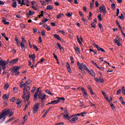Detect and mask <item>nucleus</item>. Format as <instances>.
I'll return each instance as SVG.
<instances>
[{
    "label": "nucleus",
    "mask_w": 125,
    "mask_h": 125,
    "mask_svg": "<svg viewBox=\"0 0 125 125\" xmlns=\"http://www.w3.org/2000/svg\"><path fill=\"white\" fill-rule=\"evenodd\" d=\"M32 82L31 80H28L24 84V89H23V94L22 95L23 99H24L25 102H27L30 98V92L29 91L30 88L29 86H27L30 84Z\"/></svg>",
    "instance_id": "nucleus-1"
},
{
    "label": "nucleus",
    "mask_w": 125,
    "mask_h": 125,
    "mask_svg": "<svg viewBox=\"0 0 125 125\" xmlns=\"http://www.w3.org/2000/svg\"><path fill=\"white\" fill-rule=\"evenodd\" d=\"M13 115V112L10 109L5 108L2 111H1L0 113V120L3 119L4 121L5 120V118H6V116L10 117Z\"/></svg>",
    "instance_id": "nucleus-2"
},
{
    "label": "nucleus",
    "mask_w": 125,
    "mask_h": 125,
    "mask_svg": "<svg viewBox=\"0 0 125 125\" xmlns=\"http://www.w3.org/2000/svg\"><path fill=\"white\" fill-rule=\"evenodd\" d=\"M20 67L19 66H14L13 68L10 69V71L14 75H19L20 74Z\"/></svg>",
    "instance_id": "nucleus-3"
},
{
    "label": "nucleus",
    "mask_w": 125,
    "mask_h": 125,
    "mask_svg": "<svg viewBox=\"0 0 125 125\" xmlns=\"http://www.w3.org/2000/svg\"><path fill=\"white\" fill-rule=\"evenodd\" d=\"M79 88H80L81 90H82L83 94V97L85 99H88V95L87 93L86 92V90L83 87H79Z\"/></svg>",
    "instance_id": "nucleus-4"
},
{
    "label": "nucleus",
    "mask_w": 125,
    "mask_h": 125,
    "mask_svg": "<svg viewBox=\"0 0 125 125\" xmlns=\"http://www.w3.org/2000/svg\"><path fill=\"white\" fill-rule=\"evenodd\" d=\"M46 95H43L41 92H40L39 94H38V98L39 99L41 100V101L46 100Z\"/></svg>",
    "instance_id": "nucleus-5"
},
{
    "label": "nucleus",
    "mask_w": 125,
    "mask_h": 125,
    "mask_svg": "<svg viewBox=\"0 0 125 125\" xmlns=\"http://www.w3.org/2000/svg\"><path fill=\"white\" fill-rule=\"evenodd\" d=\"M0 65L2 67L3 70L6 69V62L0 60Z\"/></svg>",
    "instance_id": "nucleus-6"
},
{
    "label": "nucleus",
    "mask_w": 125,
    "mask_h": 125,
    "mask_svg": "<svg viewBox=\"0 0 125 125\" xmlns=\"http://www.w3.org/2000/svg\"><path fill=\"white\" fill-rule=\"evenodd\" d=\"M100 12L101 13H103V15H104L106 13V8L104 5L103 6L100 7L99 8Z\"/></svg>",
    "instance_id": "nucleus-7"
},
{
    "label": "nucleus",
    "mask_w": 125,
    "mask_h": 125,
    "mask_svg": "<svg viewBox=\"0 0 125 125\" xmlns=\"http://www.w3.org/2000/svg\"><path fill=\"white\" fill-rule=\"evenodd\" d=\"M93 45L95 47L97 48V50H98L99 52L101 51V52H104V53L105 52V50H104L103 48L100 47L99 46H98V45H97V44H95V43H94V44H93Z\"/></svg>",
    "instance_id": "nucleus-8"
},
{
    "label": "nucleus",
    "mask_w": 125,
    "mask_h": 125,
    "mask_svg": "<svg viewBox=\"0 0 125 125\" xmlns=\"http://www.w3.org/2000/svg\"><path fill=\"white\" fill-rule=\"evenodd\" d=\"M79 119L78 117H74L71 118V119L69 120V122L71 124H75L76 121Z\"/></svg>",
    "instance_id": "nucleus-9"
},
{
    "label": "nucleus",
    "mask_w": 125,
    "mask_h": 125,
    "mask_svg": "<svg viewBox=\"0 0 125 125\" xmlns=\"http://www.w3.org/2000/svg\"><path fill=\"white\" fill-rule=\"evenodd\" d=\"M56 99L58 100V102L60 103L61 101L62 102V103H64L65 101V98L64 97H57Z\"/></svg>",
    "instance_id": "nucleus-10"
},
{
    "label": "nucleus",
    "mask_w": 125,
    "mask_h": 125,
    "mask_svg": "<svg viewBox=\"0 0 125 125\" xmlns=\"http://www.w3.org/2000/svg\"><path fill=\"white\" fill-rule=\"evenodd\" d=\"M68 112H67V113H65L63 115V119H66L67 120H70V119H71V117H70L69 116V115H68Z\"/></svg>",
    "instance_id": "nucleus-11"
},
{
    "label": "nucleus",
    "mask_w": 125,
    "mask_h": 125,
    "mask_svg": "<svg viewBox=\"0 0 125 125\" xmlns=\"http://www.w3.org/2000/svg\"><path fill=\"white\" fill-rule=\"evenodd\" d=\"M19 59L18 58L15 59L13 60L12 61L10 62V63L12 64V65L16 64L18 62Z\"/></svg>",
    "instance_id": "nucleus-12"
},
{
    "label": "nucleus",
    "mask_w": 125,
    "mask_h": 125,
    "mask_svg": "<svg viewBox=\"0 0 125 125\" xmlns=\"http://www.w3.org/2000/svg\"><path fill=\"white\" fill-rule=\"evenodd\" d=\"M87 72L89 74L91 75L92 76H94L95 75V73L92 69H91V70L88 69Z\"/></svg>",
    "instance_id": "nucleus-13"
},
{
    "label": "nucleus",
    "mask_w": 125,
    "mask_h": 125,
    "mask_svg": "<svg viewBox=\"0 0 125 125\" xmlns=\"http://www.w3.org/2000/svg\"><path fill=\"white\" fill-rule=\"evenodd\" d=\"M54 38L56 39V40L58 41H61V38L60 37V36L57 34H55L54 35Z\"/></svg>",
    "instance_id": "nucleus-14"
},
{
    "label": "nucleus",
    "mask_w": 125,
    "mask_h": 125,
    "mask_svg": "<svg viewBox=\"0 0 125 125\" xmlns=\"http://www.w3.org/2000/svg\"><path fill=\"white\" fill-rule=\"evenodd\" d=\"M25 43H23L22 42H21V47L22 50H25L26 48V46H25Z\"/></svg>",
    "instance_id": "nucleus-15"
},
{
    "label": "nucleus",
    "mask_w": 125,
    "mask_h": 125,
    "mask_svg": "<svg viewBox=\"0 0 125 125\" xmlns=\"http://www.w3.org/2000/svg\"><path fill=\"white\" fill-rule=\"evenodd\" d=\"M12 2H13V3L12 4V7L14 8H16V7L17 6V2H16L15 0H13Z\"/></svg>",
    "instance_id": "nucleus-16"
},
{
    "label": "nucleus",
    "mask_w": 125,
    "mask_h": 125,
    "mask_svg": "<svg viewBox=\"0 0 125 125\" xmlns=\"http://www.w3.org/2000/svg\"><path fill=\"white\" fill-rule=\"evenodd\" d=\"M34 12L32 11L31 10H29V12L26 14V16L28 18H29L30 16H33L34 14Z\"/></svg>",
    "instance_id": "nucleus-17"
},
{
    "label": "nucleus",
    "mask_w": 125,
    "mask_h": 125,
    "mask_svg": "<svg viewBox=\"0 0 125 125\" xmlns=\"http://www.w3.org/2000/svg\"><path fill=\"white\" fill-rule=\"evenodd\" d=\"M22 101L20 99H18L16 101V104H18V107H21V105H20V104L21 103Z\"/></svg>",
    "instance_id": "nucleus-18"
},
{
    "label": "nucleus",
    "mask_w": 125,
    "mask_h": 125,
    "mask_svg": "<svg viewBox=\"0 0 125 125\" xmlns=\"http://www.w3.org/2000/svg\"><path fill=\"white\" fill-rule=\"evenodd\" d=\"M63 16H64V14L63 13H60L59 14L56 16V18L57 19H61Z\"/></svg>",
    "instance_id": "nucleus-19"
},
{
    "label": "nucleus",
    "mask_w": 125,
    "mask_h": 125,
    "mask_svg": "<svg viewBox=\"0 0 125 125\" xmlns=\"http://www.w3.org/2000/svg\"><path fill=\"white\" fill-rule=\"evenodd\" d=\"M29 57L30 58H32V61H33V62H35L36 56H35V55L34 54H33L32 55H29Z\"/></svg>",
    "instance_id": "nucleus-20"
},
{
    "label": "nucleus",
    "mask_w": 125,
    "mask_h": 125,
    "mask_svg": "<svg viewBox=\"0 0 125 125\" xmlns=\"http://www.w3.org/2000/svg\"><path fill=\"white\" fill-rule=\"evenodd\" d=\"M53 9H54V7L51 5H49L47 6V7L46 8V9H47V10H53Z\"/></svg>",
    "instance_id": "nucleus-21"
},
{
    "label": "nucleus",
    "mask_w": 125,
    "mask_h": 125,
    "mask_svg": "<svg viewBox=\"0 0 125 125\" xmlns=\"http://www.w3.org/2000/svg\"><path fill=\"white\" fill-rule=\"evenodd\" d=\"M57 44L60 50L63 52L64 51V49L62 47H61V44H60V43H57Z\"/></svg>",
    "instance_id": "nucleus-22"
},
{
    "label": "nucleus",
    "mask_w": 125,
    "mask_h": 125,
    "mask_svg": "<svg viewBox=\"0 0 125 125\" xmlns=\"http://www.w3.org/2000/svg\"><path fill=\"white\" fill-rule=\"evenodd\" d=\"M77 65L79 66V68L80 70H83V67L82 66V65L80 63V62H77Z\"/></svg>",
    "instance_id": "nucleus-23"
},
{
    "label": "nucleus",
    "mask_w": 125,
    "mask_h": 125,
    "mask_svg": "<svg viewBox=\"0 0 125 125\" xmlns=\"http://www.w3.org/2000/svg\"><path fill=\"white\" fill-rule=\"evenodd\" d=\"M40 104L39 103H37V104H36L34 105V109L38 110V109H39V105H40Z\"/></svg>",
    "instance_id": "nucleus-24"
},
{
    "label": "nucleus",
    "mask_w": 125,
    "mask_h": 125,
    "mask_svg": "<svg viewBox=\"0 0 125 125\" xmlns=\"http://www.w3.org/2000/svg\"><path fill=\"white\" fill-rule=\"evenodd\" d=\"M27 0H22V4L20 5V6H22L23 5H25L27 4Z\"/></svg>",
    "instance_id": "nucleus-25"
},
{
    "label": "nucleus",
    "mask_w": 125,
    "mask_h": 125,
    "mask_svg": "<svg viewBox=\"0 0 125 125\" xmlns=\"http://www.w3.org/2000/svg\"><path fill=\"white\" fill-rule=\"evenodd\" d=\"M114 41L116 44H117L118 46H121V44H120V42L117 40V39H114Z\"/></svg>",
    "instance_id": "nucleus-26"
},
{
    "label": "nucleus",
    "mask_w": 125,
    "mask_h": 125,
    "mask_svg": "<svg viewBox=\"0 0 125 125\" xmlns=\"http://www.w3.org/2000/svg\"><path fill=\"white\" fill-rule=\"evenodd\" d=\"M110 106L111 107L113 111L114 112H116V107L112 103L111 104Z\"/></svg>",
    "instance_id": "nucleus-27"
},
{
    "label": "nucleus",
    "mask_w": 125,
    "mask_h": 125,
    "mask_svg": "<svg viewBox=\"0 0 125 125\" xmlns=\"http://www.w3.org/2000/svg\"><path fill=\"white\" fill-rule=\"evenodd\" d=\"M74 49L77 54H80V49L79 47H74Z\"/></svg>",
    "instance_id": "nucleus-28"
},
{
    "label": "nucleus",
    "mask_w": 125,
    "mask_h": 125,
    "mask_svg": "<svg viewBox=\"0 0 125 125\" xmlns=\"http://www.w3.org/2000/svg\"><path fill=\"white\" fill-rule=\"evenodd\" d=\"M9 98V96L7 94H4L2 96V98L3 100H7Z\"/></svg>",
    "instance_id": "nucleus-29"
},
{
    "label": "nucleus",
    "mask_w": 125,
    "mask_h": 125,
    "mask_svg": "<svg viewBox=\"0 0 125 125\" xmlns=\"http://www.w3.org/2000/svg\"><path fill=\"white\" fill-rule=\"evenodd\" d=\"M72 15H73V13L72 12H69V13H66L65 14V16L70 18L71 17H72Z\"/></svg>",
    "instance_id": "nucleus-30"
},
{
    "label": "nucleus",
    "mask_w": 125,
    "mask_h": 125,
    "mask_svg": "<svg viewBox=\"0 0 125 125\" xmlns=\"http://www.w3.org/2000/svg\"><path fill=\"white\" fill-rule=\"evenodd\" d=\"M119 100H120V101L121 102V104L123 105H125V102H124L123 98L122 97H120L119 98Z\"/></svg>",
    "instance_id": "nucleus-31"
},
{
    "label": "nucleus",
    "mask_w": 125,
    "mask_h": 125,
    "mask_svg": "<svg viewBox=\"0 0 125 125\" xmlns=\"http://www.w3.org/2000/svg\"><path fill=\"white\" fill-rule=\"evenodd\" d=\"M90 7L91 10H93L94 9V2H90Z\"/></svg>",
    "instance_id": "nucleus-32"
},
{
    "label": "nucleus",
    "mask_w": 125,
    "mask_h": 125,
    "mask_svg": "<svg viewBox=\"0 0 125 125\" xmlns=\"http://www.w3.org/2000/svg\"><path fill=\"white\" fill-rule=\"evenodd\" d=\"M49 109H48L47 110H46V111L45 112L44 114H43V115L42 116V118H45V116H46V115L48 114V113L49 112Z\"/></svg>",
    "instance_id": "nucleus-33"
},
{
    "label": "nucleus",
    "mask_w": 125,
    "mask_h": 125,
    "mask_svg": "<svg viewBox=\"0 0 125 125\" xmlns=\"http://www.w3.org/2000/svg\"><path fill=\"white\" fill-rule=\"evenodd\" d=\"M2 22L5 24V25H9V21H6V20L3 19L2 21Z\"/></svg>",
    "instance_id": "nucleus-34"
},
{
    "label": "nucleus",
    "mask_w": 125,
    "mask_h": 125,
    "mask_svg": "<svg viewBox=\"0 0 125 125\" xmlns=\"http://www.w3.org/2000/svg\"><path fill=\"white\" fill-rule=\"evenodd\" d=\"M59 103V102L58 100L52 101V104H56Z\"/></svg>",
    "instance_id": "nucleus-35"
},
{
    "label": "nucleus",
    "mask_w": 125,
    "mask_h": 125,
    "mask_svg": "<svg viewBox=\"0 0 125 125\" xmlns=\"http://www.w3.org/2000/svg\"><path fill=\"white\" fill-rule=\"evenodd\" d=\"M45 92L47 93V94H49V95H51L53 96V94H52L49 89H46Z\"/></svg>",
    "instance_id": "nucleus-36"
},
{
    "label": "nucleus",
    "mask_w": 125,
    "mask_h": 125,
    "mask_svg": "<svg viewBox=\"0 0 125 125\" xmlns=\"http://www.w3.org/2000/svg\"><path fill=\"white\" fill-rule=\"evenodd\" d=\"M101 16H102V15L101 14H99L98 16V19L100 21H102V18H101Z\"/></svg>",
    "instance_id": "nucleus-37"
},
{
    "label": "nucleus",
    "mask_w": 125,
    "mask_h": 125,
    "mask_svg": "<svg viewBox=\"0 0 125 125\" xmlns=\"http://www.w3.org/2000/svg\"><path fill=\"white\" fill-rule=\"evenodd\" d=\"M86 114H87V112H82L81 113V116L82 117H85Z\"/></svg>",
    "instance_id": "nucleus-38"
},
{
    "label": "nucleus",
    "mask_w": 125,
    "mask_h": 125,
    "mask_svg": "<svg viewBox=\"0 0 125 125\" xmlns=\"http://www.w3.org/2000/svg\"><path fill=\"white\" fill-rule=\"evenodd\" d=\"M77 41L79 42V43L80 44H82V42L81 41L80 38H79V36L77 35Z\"/></svg>",
    "instance_id": "nucleus-39"
},
{
    "label": "nucleus",
    "mask_w": 125,
    "mask_h": 125,
    "mask_svg": "<svg viewBox=\"0 0 125 125\" xmlns=\"http://www.w3.org/2000/svg\"><path fill=\"white\" fill-rule=\"evenodd\" d=\"M66 67H67L68 72H69L70 73H72V70L71 69L70 66Z\"/></svg>",
    "instance_id": "nucleus-40"
},
{
    "label": "nucleus",
    "mask_w": 125,
    "mask_h": 125,
    "mask_svg": "<svg viewBox=\"0 0 125 125\" xmlns=\"http://www.w3.org/2000/svg\"><path fill=\"white\" fill-rule=\"evenodd\" d=\"M41 106L42 108L44 107V105L45 104L44 101V100H41Z\"/></svg>",
    "instance_id": "nucleus-41"
},
{
    "label": "nucleus",
    "mask_w": 125,
    "mask_h": 125,
    "mask_svg": "<svg viewBox=\"0 0 125 125\" xmlns=\"http://www.w3.org/2000/svg\"><path fill=\"white\" fill-rule=\"evenodd\" d=\"M91 25L92 28H96V25H95V23L94 22H92L91 23Z\"/></svg>",
    "instance_id": "nucleus-42"
},
{
    "label": "nucleus",
    "mask_w": 125,
    "mask_h": 125,
    "mask_svg": "<svg viewBox=\"0 0 125 125\" xmlns=\"http://www.w3.org/2000/svg\"><path fill=\"white\" fill-rule=\"evenodd\" d=\"M98 83H104V80H103V79H98Z\"/></svg>",
    "instance_id": "nucleus-43"
},
{
    "label": "nucleus",
    "mask_w": 125,
    "mask_h": 125,
    "mask_svg": "<svg viewBox=\"0 0 125 125\" xmlns=\"http://www.w3.org/2000/svg\"><path fill=\"white\" fill-rule=\"evenodd\" d=\"M48 20L47 18H44V20L42 21L43 23H45V22H47Z\"/></svg>",
    "instance_id": "nucleus-44"
},
{
    "label": "nucleus",
    "mask_w": 125,
    "mask_h": 125,
    "mask_svg": "<svg viewBox=\"0 0 125 125\" xmlns=\"http://www.w3.org/2000/svg\"><path fill=\"white\" fill-rule=\"evenodd\" d=\"M38 95H39V94H38V93H37V92H36V93L34 94V99H35V100L37 99V96H38Z\"/></svg>",
    "instance_id": "nucleus-45"
},
{
    "label": "nucleus",
    "mask_w": 125,
    "mask_h": 125,
    "mask_svg": "<svg viewBox=\"0 0 125 125\" xmlns=\"http://www.w3.org/2000/svg\"><path fill=\"white\" fill-rule=\"evenodd\" d=\"M14 117L9 119L8 120H7V121H6V123H9V122H10L13 121V120H14Z\"/></svg>",
    "instance_id": "nucleus-46"
},
{
    "label": "nucleus",
    "mask_w": 125,
    "mask_h": 125,
    "mask_svg": "<svg viewBox=\"0 0 125 125\" xmlns=\"http://www.w3.org/2000/svg\"><path fill=\"white\" fill-rule=\"evenodd\" d=\"M13 90H14V92L15 93L18 92V88L16 87H15L13 88Z\"/></svg>",
    "instance_id": "nucleus-47"
},
{
    "label": "nucleus",
    "mask_w": 125,
    "mask_h": 125,
    "mask_svg": "<svg viewBox=\"0 0 125 125\" xmlns=\"http://www.w3.org/2000/svg\"><path fill=\"white\" fill-rule=\"evenodd\" d=\"M115 7H116L115 4L114 3H112V4H111V8H112V9L113 10H114L115 8Z\"/></svg>",
    "instance_id": "nucleus-48"
},
{
    "label": "nucleus",
    "mask_w": 125,
    "mask_h": 125,
    "mask_svg": "<svg viewBox=\"0 0 125 125\" xmlns=\"http://www.w3.org/2000/svg\"><path fill=\"white\" fill-rule=\"evenodd\" d=\"M79 15L81 17H84V14L82 11H79Z\"/></svg>",
    "instance_id": "nucleus-49"
},
{
    "label": "nucleus",
    "mask_w": 125,
    "mask_h": 125,
    "mask_svg": "<svg viewBox=\"0 0 125 125\" xmlns=\"http://www.w3.org/2000/svg\"><path fill=\"white\" fill-rule=\"evenodd\" d=\"M122 93H123L124 95H125V89L124 86L122 87Z\"/></svg>",
    "instance_id": "nucleus-50"
},
{
    "label": "nucleus",
    "mask_w": 125,
    "mask_h": 125,
    "mask_svg": "<svg viewBox=\"0 0 125 125\" xmlns=\"http://www.w3.org/2000/svg\"><path fill=\"white\" fill-rule=\"evenodd\" d=\"M119 18L120 20H124V19H125V18L123 16V14L122 13L121 14V16H119Z\"/></svg>",
    "instance_id": "nucleus-51"
},
{
    "label": "nucleus",
    "mask_w": 125,
    "mask_h": 125,
    "mask_svg": "<svg viewBox=\"0 0 125 125\" xmlns=\"http://www.w3.org/2000/svg\"><path fill=\"white\" fill-rule=\"evenodd\" d=\"M8 87H9V84H8V83H6L5 84L4 88H5V89H7V88H8Z\"/></svg>",
    "instance_id": "nucleus-52"
},
{
    "label": "nucleus",
    "mask_w": 125,
    "mask_h": 125,
    "mask_svg": "<svg viewBox=\"0 0 125 125\" xmlns=\"http://www.w3.org/2000/svg\"><path fill=\"white\" fill-rule=\"evenodd\" d=\"M54 4H55V5H56V6H59L60 5V4L57 1H55V2H54Z\"/></svg>",
    "instance_id": "nucleus-53"
},
{
    "label": "nucleus",
    "mask_w": 125,
    "mask_h": 125,
    "mask_svg": "<svg viewBox=\"0 0 125 125\" xmlns=\"http://www.w3.org/2000/svg\"><path fill=\"white\" fill-rule=\"evenodd\" d=\"M90 93H91V95H95V93L93 92V89H91V90H90Z\"/></svg>",
    "instance_id": "nucleus-54"
},
{
    "label": "nucleus",
    "mask_w": 125,
    "mask_h": 125,
    "mask_svg": "<svg viewBox=\"0 0 125 125\" xmlns=\"http://www.w3.org/2000/svg\"><path fill=\"white\" fill-rule=\"evenodd\" d=\"M38 111V109H35V108H33V113L34 114H36L37 113Z\"/></svg>",
    "instance_id": "nucleus-55"
},
{
    "label": "nucleus",
    "mask_w": 125,
    "mask_h": 125,
    "mask_svg": "<svg viewBox=\"0 0 125 125\" xmlns=\"http://www.w3.org/2000/svg\"><path fill=\"white\" fill-rule=\"evenodd\" d=\"M33 47L37 51H39V48L37 47V46L36 45H33Z\"/></svg>",
    "instance_id": "nucleus-56"
},
{
    "label": "nucleus",
    "mask_w": 125,
    "mask_h": 125,
    "mask_svg": "<svg viewBox=\"0 0 125 125\" xmlns=\"http://www.w3.org/2000/svg\"><path fill=\"white\" fill-rule=\"evenodd\" d=\"M55 125H64V123L63 122H59Z\"/></svg>",
    "instance_id": "nucleus-57"
},
{
    "label": "nucleus",
    "mask_w": 125,
    "mask_h": 125,
    "mask_svg": "<svg viewBox=\"0 0 125 125\" xmlns=\"http://www.w3.org/2000/svg\"><path fill=\"white\" fill-rule=\"evenodd\" d=\"M42 34L43 37H45V31L44 30H42Z\"/></svg>",
    "instance_id": "nucleus-58"
},
{
    "label": "nucleus",
    "mask_w": 125,
    "mask_h": 125,
    "mask_svg": "<svg viewBox=\"0 0 125 125\" xmlns=\"http://www.w3.org/2000/svg\"><path fill=\"white\" fill-rule=\"evenodd\" d=\"M17 2L19 5L20 4V5H21L22 4V0L21 1V0H18Z\"/></svg>",
    "instance_id": "nucleus-59"
},
{
    "label": "nucleus",
    "mask_w": 125,
    "mask_h": 125,
    "mask_svg": "<svg viewBox=\"0 0 125 125\" xmlns=\"http://www.w3.org/2000/svg\"><path fill=\"white\" fill-rule=\"evenodd\" d=\"M53 55H54V58L56 59V60H57V61H58V58H57V56L55 55V54L54 53H53Z\"/></svg>",
    "instance_id": "nucleus-60"
},
{
    "label": "nucleus",
    "mask_w": 125,
    "mask_h": 125,
    "mask_svg": "<svg viewBox=\"0 0 125 125\" xmlns=\"http://www.w3.org/2000/svg\"><path fill=\"white\" fill-rule=\"evenodd\" d=\"M16 100V98L15 97H13V98H12L10 100V102H13L14 101H15Z\"/></svg>",
    "instance_id": "nucleus-61"
},
{
    "label": "nucleus",
    "mask_w": 125,
    "mask_h": 125,
    "mask_svg": "<svg viewBox=\"0 0 125 125\" xmlns=\"http://www.w3.org/2000/svg\"><path fill=\"white\" fill-rule=\"evenodd\" d=\"M23 83V82H22L21 83H20V86L21 88H22V87H23V86H24V84H22Z\"/></svg>",
    "instance_id": "nucleus-62"
},
{
    "label": "nucleus",
    "mask_w": 125,
    "mask_h": 125,
    "mask_svg": "<svg viewBox=\"0 0 125 125\" xmlns=\"http://www.w3.org/2000/svg\"><path fill=\"white\" fill-rule=\"evenodd\" d=\"M121 89L118 90L117 91V95H119V94H120V93L121 92Z\"/></svg>",
    "instance_id": "nucleus-63"
},
{
    "label": "nucleus",
    "mask_w": 125,
    "mask_h": 125,
    "mask_svg": "<svg viewBox=\"0 0 125 125\" xmlns=\"http://www.w3.org/2000/svg\"><path fill=\"white\" fill-rule=\"evenodd\" d=\"M44 61H45V60H44V59H42L41 60V61H40V62H38V63H42V62H43Z\"/></svg>",
    "instance_id": "nucleus-64"
}]
</instances>
